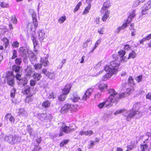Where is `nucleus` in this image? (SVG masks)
<instances>
[{"label":"nucleus","mask_w":151,"mask_h":151,"mask_svg":"<svg viewBox=\"0 0 151 151\" xmlns=\"http://www.w3.org/2000/svg\"><path fill=\"white\" fill-rule=\"evenodd\" d=\"M71 105L69 104H66L61 108V112L62 114H64L68 112L70 108Z\"/></svg>","instance_id":"obj_16"},{"label":"nucleus","mask_w":151,"mask_h":151,"mask_svg":"<svg viewBox=\"0 0 151 151\" xmlns=\"http://www.w3.org/2000/svg\"><path fill=\"white\" fill-rule=\"evenodd\" d=\"M33 78L35 79L36 81H38L40 80L42 77L40 74L38 73H35L33 75Z\"/></svg>","instance_id":"obj_25"},{"label":"nucleus","mask_w":151,"mask_h":151,"mask_svg":"<svg viewBox=\"0 0 151 151\" xmlns=\"http://www.w3.org/2000/svg\"><path fill=\"white\" fill-rule=\"evenodd\" d=\"M55 75L54 72H49L48 74H47V76L50 79H52L54 78Z\"/></svg>","instance_id":"obj_31"},{"label":"nucleus","mask_w":151,"mask_h":151,"mask_svg":"<svg viewBox=\"0 0 151 151\" xmlns=\"http://www.w3.org/2000/svg\"><path fill=\"white\" fill-rule=\"evenodd\" d=\"M80 99V96L77 93H74L70 97V100L74 102H78Z\"/></svg>","instance_id":"obj_15"},{"label":"nucleus","mask_w":151,"mask_h":151,"mask_svg":"<svg viewBox=\"0 0 151 151\" xmlns=\"http://www.w3.org/2000/svg\"><path fill=\"white\" fill-rule=\"evenodd\" d=\"M5 118L6 119L9 118V121L12 123H14V117L11 116V114H7L5 116Z\"/></svg>","instance_id":"obj_27"},{"label":"nucleus","mask_w":151,"mask_h":151,"mask_svg":"<svg viewBox=\"0 0 151 151\" xmlns=\"http://www.w3.org/2000/svg\"><path fill=\"white\" fill-rule=\"evenodd\" d=\"M1 6L3 8L8 7L9 6V4L7 3L3 2L1 3Z\"/></svg>","instance_id":"obj_49"},{"label":"nucleus","mask_w":151,"mask_h":151,"mask_svg":"<svg viewBox=\"0 0 151 151\" xmlns=\"http://www.w3.org/2000/svg\"><path fill=\"white\" fill-rule=\"evenodd\" d=\"M36 81L33 80L30 81V85L31 86H35Z\"/></svg>","instance_id":"obj_56"},{"label":"nucleus","mask_w":151,"mask_h":151,"mask_svg":"<svg viewBox=\"0 0 151 151\" xmlns=\"http://www.w3.org/2000/svg\"><path fill=\"white\" fill-rule=\"evenodd\" d=\"M66 18L65 16L62 17L58 19V22L60 23H63L66 20Z\"/></svg>","instance_id":"obj_45"},{"label":"nucleus","mask_w":151,"mask_h":151,"mask_svg":"<svg viewBox=\"0 0 151 151\" xmlns=\"http://www.w3.org/2000/svg\"><path fill=\"white\" fill-rule=\"evenodd\" d=\"M136 53L134 51H132L130 52L129 55V56L127 58V59H129L130 58H134L136 57Z\"/></svg>","instance_id":"obj_32"},{"label":"nucleus","mask_w":151,"mask_h":151,"mask_svg":"<svg viewBox=\"0 0 151 151\" xmlns=\"http://www.w3.org/2000/svg\"><path fill=\"white\" fill-rule=\"evenodd\" d=\"M38 35L39 37V39L41 40H43V37L45 36V33L44 31L43 30H41L38 32Z\"/></svg>","instance_id":"obj_30"},{"label":"nucleus","mask_w":151,"mask_h":151,"mask_svg":"<svg viewBox=\"0 0 151 151\" xmlns=\"http://www.w3.org/2000/svg\"><path fill=\"white\" fill-rule=\"evenodd\" d=\"M38 116L41 120L45 122L50 121L52 119L51 115L49 114H40Z\"/></svg>","instance_id":"obj_9"},{"label":"nucleus","mask_w":151,"mask_h":151,"mask_svg":"<svg viewBox=\"0 0 151 151\" xmlns=\"http://www.w3.org/2000/svg\"><path fill=\"white\" fill-rule=\"evenodd\" d=\"M104 106H105V104L104 102L100 103L98 105V107L101 109H102Z\"/></svg>","instance_id":"obj_53"},{"label":"nucleus","mask_w":151,"mask_h":151,"mask_svg":"<svg viewBox=\"0 0 151 151\" xmlns=\"http://www.w3.org/2000/svg\"><path fill=\"white\" fill-rule=\"evenodd\" d=\"M11 20L13 24H16L17 23V19L15 15L12 17Z\"/></svg>","instance_id":"obj_41"},{"label":"nucleus","mask_w":151,"mask_h":151,"mask_svg":"<svg viewBox=\"0 0 151 151\" xmlns=\"http://www.w3.org/2000/svg\"><path fill=\"white\" fill-rule=\"evenodd\" d=\"M151 137V133L150 132H147L145 135H141L139 138L140 139H142L143 138H146L147 137Z\"/></svg>","instance_id":"obj_33"},{"label":"nucleus","mask_w":151,"mask_h":151,"mask_svg":"<svg viewBox=\"0 0 151 151\" xmlns=\"http://www.w3.org/2000/svg\"><path fill=\"white\" fill-rule=\"evenodd\" d=\"M148 147V145L147 144L141 145L140 146L142 151H146Z\"/></svg>","instance_id":"obj_37"},{"label":"nucleus","mask_w":151,"mask_h":151,"mask_svg":"<svg viewBox=\"0 0 151 151\" xmlns=\"http://www.w3.org/2000/svg\"><path fill=\"white\" fill-rule=\"evenodd\" d=\"M140 106V103H137L135 104L133 106L134 108L135 109H136L137 110H138L139 109Z\"/></svg>","instance_id":"obj_48"},{"label":"nucleus","mask_w":151,"mask_h":151,"mask_svg":"<svg viewBox=\"0 0 151 151\" xmlns=\"http://www.w3.org/2000/svg\"><path fill=\"white\" fill-rule=\"evenodd\" d=\"M149 9V8H147V7L145 4L141 8L142 13V14L143 15L147 13V12H146V11Z\"/></svg>","instance_id":"obj_29"},{"label":"nucleus","mask_w":151,"mask_h":151,"mask_svg":"<svg viewBox=\"0 0 151 151\" xmlns=\"http://www.w3.org/2000/svg\"><path fill=\"white\" fill-rule=\"evenodd\" d=\"M146 40H149L151 39V33L144 38Z\"/></svg>","instance_id":"obj_62"},{"label":"nucleus","mask_w":151,"mask_h":151,"mask_svg":"<svg viewBox=\"0 0 151 151\" xmlns=\"http://www.w3.org/2000/svg\"><path fill=\"white\" fill-rule=\"evenodd\" d=\"M114 100L110 98L109 97L107 98L104 101L105 104V107H111L112 106L113 103L116 104L117 103L114 102Z\"/></svg>","instance_id":"obj_11"},{"label":"nucleus","mask_w":151,"mask_h":151,"mask_svg":"<svg viewBox=\"0 0 151 151\" xmlns=\"http://www.w3.org/2000/svg\"><path fill=\"white\" fill-rule=\"evenodd\" d=\"M19 42L17 41H15L12 44V46L15 48L18 47L19 46Z\"/></svg>","instance_id":"obj_43"},{"label":"nucleus","mask_w":151,"mask_h":151,"mask_svg":"<svg viewBox=\"0 0 151 151\" xmlns=\"http://www.w3.org/2000/svg\"><path fill=\"white\" fill-rule=\"evenodd\" d=\"M128 82L130 83H133V80L132 78V77L131 76H130L129 77L128 79Z\"/></svg>","instance_id":"obj_58"},{"label":"nucleus","mask_w":151,"mask_h":151,"mask_svg":"<svg viewBox=\"0 0 151 151\" xmlns=\"http://www.w3.org/2000/svg\"><path fill=\"white\" fill-rule=\"evenodd\" d=\"M21 139L20 137L12 134L6 136L4 137V140L11 144L19 142Z\"/></svg>","instance_id":"obj_2"},{"label":"nucleus","mask_w":151,"mask_h":151,"mask_svg":"<svg viewBox=\"0 0 151 151\" xmlns=\"http://www.w3.org/2000/svg\"><path fill=\"white\" fill-rule=\"evenodd\" d=\"M91 7V4H88L87 6L85 8L84 11L83 13V14L84 15L88 13L89 12V10H90Z\"/></svg>","instance_id":"obj_34"},{"label":"nucleus","mask_w":151,"mask_h":151,"mask_svg":"<svg viewBox=\"0 0 151 151\" xmlns=\"http://www.w3.org/2000/svg\"><path fill=\"white\" fill-rule=\"evenodd\" d=\"M71 88L70 84L67 85L63 91V93L58 97V99L60 101H63L66 98V95L68 93L69 91Z\"/></svg>","instance_id":"obj_5"},{"label":"nucleus","mask_w":151,"mask_h":151,"mask_svg":"<svg viewBox=\"0 0 151 151\" xmlns=\"http://www.w3.org/2000/svg\"><path fill=\"white\" fill-rule=\"evenodd\" d=\"M31 88L29 86H27L23 88L22 91V92L24 94H28L30 91Z\"/></svg>","instance_id":"obj_22"},{"label":"nucleus","mask_w":151,"mask_h":151,"mask_svg":"<svg viewBox=\"0 0 151 151\" xmlns=\"http://www.w3.org/2000/svg\"><path fill=\"white\" fill-rule=\"evenodd\" d=\"M69 141V140H64L62 141L60 144V146L61 147L65 145Z\"/></svg>","instance_id":"obj_46"},{"label":"nucleus","mask_w":151,"mask_h":151,"mask_svg":"<svg viewBox=\"0 0 151 151\" xmlns=\"http://www.w3.org/2000/svg\"><path fill=\"white\" fill-rule=\"evenodd\" d=\"M41 148L39 145H36L35 146L34 148L33 151H38Z\"/></svg>","instance_id":"obj_54"},{"label":"nucleus","mask_w":151,"mask_h":151,"mask_svg":"<svg viewBox=\"0 0 151 151\" xmlns=\"http://www.w3.org/2000/svg\"><path fill=\"white\" fill-rule=\"evenodd\" d=\"M145 5L147 7V8L150 9L151 7V0L148 1Z\"/></svg>","instance_id":"obj_57"},{"label":"nucleus","mask_w":151,"mask_h":151,"mask_svg":"<svg viewBox=\"0 0 151 151\" xmlns=\"http://www.w3.org/2000/svg\"><path fill=\"white\" fill-rule=\"evenodd\" d=\"M15 76L14 75H13L12 74L7 76L6 77V82L9 85L11 86H14L15 84L14 80Z\"/></svg>","instance_id":"obj_7"},{"label":"nucleus","mask_w":151,"mask_h":151,"mask_svg":"<svg viewBox=\"0 0 151 151\" xmlns=\"http://www.w3.org/2000/svg\"><path fill=\"white\" fill-rule=\"evenodd\" d=\"M108 72L106 75H104L102 78V80L105 81L109 79L113 74H115L114 73H113L112 71L110 72L109 70L106 71Z\"/></svg>","instance_id":"obj_17"},{"label":"nucleus","mask_w":151,"mask_h":151,"mask_svg":"<svg viewBox=\"0 0 151 151\" xmlns=\"http://www.w3.org/2000/svg\"><path fill=\"white\" fill-rule=\"evenodd\" d=\"M93 92V90L91 88H90L88 89L83 96L82 100L83 101H86L89 98Z\"/></svg>","instance_id":"obj_10"},{"label":"nucleus","mask_w":151,"mask_h":151,"mask_svg":"<svg viewBox=\"0 0 151 151\" xmlns=\"http://www.w3.org/2000/svg\"><path fill=\"white\" fill-rule=\"evenodd\" d=\"M31 39L32 41L33 42L34 44V47L37 45V42L36 40V39L35 36L33 35L31 37Z\"/></svg>","instance_id":"obj_35"},{"label":"nucleus","mask_w":151,"mask_h":151,"mask_svg":"<svg viewBox=\"0 0 151 151\" xmlns=\"http://www.w3.org/2000/svg\"><path fill=\"white\" fill-rule=\"evenodd\" d=\"M104 28L103 27H101L100 29L98 30V32L100 34H103L104 32Z\"/></svg>","instance_id":"obj_60"},{"label":"nucleus","mask_w":151,"mask_h":151,"mask_svg":"<svg viewBox=\"0 0 151 151\" xmlns=\"http://www.w3.org/2000/svg\"><path fill=\"white\" fill-rule=\"evenodd\" d=\"M93 133V132L91 130H88L86 131V136H90Z\"/></svg>","instance_id":"obj_50"},{"label":"nucleus","mask_w":151,"mask_h":151,"mask_svg":"<svg viewBox=\"0 0 151 151\" xmlns=\"http://www.w3.org/2000/svg\"><path fill=\"white\" fill-rule=\"evenodd\" d=\"M17 83L19 86L22 85L25 86L28 82V80L25 78H21V76L19 77V79H17Z\"/></svg>","instance_id":"obj_12"},{"label":"nucleus","mask_w":151,"mask_h":151,"mask_svg":"<svg viewBox=\"0 0 151 151\" xmlns=\"http://www.w3.org/2000/svg\"><path fill=\"white\" fill-rule=\"evenodd\" d=\"M94 145V142L93 141H90V144L89 145V147H88V148L89 149H91L92 148Z\"/></svg>","instance_id":"obj_55"},{"label":"nucleus","mask_w":151,"mask_h":151,"mask_svg":"<svg viewBox=\"0 0 151 151\" xmlns=\"http://www.w3.org/2000/svg\"><path fill=\"white\" fill-rule=\"evenodd\" d=\"M13 72L12 74L14 75L16 79H19L22 74V67L18 66L13 65L12 67Z\"/></svg>","instance_id":"obj_3"},{"label":"nucleus","mask_w":151,"mask_h":151,"mask_svg":"<svg viewBox=\"0 0 151 151\" xmlns=\"http://www.w3.org/2000/svg\"><path fill=\"white\" fill-rule=\"evenodd\" d=\"M135 141H131L130 142V144L128 145L127 146V150H131L135 146Z\"/></svg>","instance_id":"obj_28"},{"label":"nucleus","mask_w":151,"mask_h":151,"mask_svg":"<svg viewBox=\"0 0 151 151\" xmlns=\"http://www.w3.org/2000/svg\"><path fill=\"white\" fill-rule=\"evenodd\" d=\"M126 94H129V92H127L126 93H121L120 94H119V97H118V101L120 99L124 97L125 96H126Z\"/></svg>","instance_id":"obj_36"},{"label":"nucleus","mask_w":151,"mask_h":151,"mask_svg":"<svg viewBox=\"0 0 151 151\" xmlns=\"http://www.w3.org/2000/svg\"><path fill=\"white\" fill-rule=\"evenodd\" d=\"M13 55L12 57V58L14 59L16 58L17 56V52L15 50H14L12 51Z\"/></svg>","instance_id":"obj_44"},{"label":"nucleus","mask_w":151,"mask_h":151,"mask_svg":"<svg viewBox=\"0 0 151 151\" xmlns=\"http://www.w3.org/2000/svg\"><path fill=\"white\" fill-rule=\"evenodd\" d=\"M16 91V89L13 88L11 91L10 93V96L11 98H13L15 96V92Z\"/></svg>","instance_id":"obj_38"},{"label":"nucleus","mask_w":151,"mask_h":151,"mask_svg":"<svg viewBox=\"0 0 151 151\" xmlns=\"http://www.w3.org/2000/svg\"><path fill=\"white\" fill-rule=\"evenodd\" d=\"M146 98L150 100H151V93H148L146 96Z\"/></svg>","instance_id":"obj_63"},{"label":"nucleus","mask_w":151,"mask_h":151,"mask_svg":"<svg viewBox=\"0 0 151 151\" xmlns=\"http://www.w3.org/2000/svg\"><path fill=\"white\" fill-rule=\"evenodd\" d=\"M99 18L97 17L96 19L95 20V23L96 24H99Z\"/></svg>","instance_id":"obj_64"},{"label":"nucleus","mask_w":151,"mask_h":151,"mask_svg":"<svg viewBox=\"0 0 151 151\" xmlns=\"http://www.w3.org/2000/svg\"><path fill=\"white\" fill-rule=\"evenodd\" d=\"M127 116L126 118V119L127 121H129L130 119L134 116L136 114H139V112L138 111H126Z\"/></svg>","instance_id":"obj_8"},{"label":"nucleus","mask_w":151,"mask_h":151,"mask_svg":"<svg viewBox=\"0 0 151 151\" xmlns=\"http://www.w3.org/2000/svg\"><path fill=\"white\" fill-rule=\"evenodd\" d=\"M32 69L31 68H28L27 70V75L28 76H30L32 74Z\"/></svg>","instance_id":"obj_42"},{"label":"nucleus","mask_w":151,"mask_h":151,"mask_svg":"<svg viewBox=\"0 0 151 151\" xmlns=\"http://www.w3.org/2000/svg\"><path fill=\"white\" fill-rule=\"evenodd\" d=\"M99 88L101 91L104 90L106 89L107 88V85L106 84L102 83L99 86Z\"/></svg>","instance_id":"obj_26"},{"label":"nucleus","mask_w":151,"mask_h":151,"mask_svg":"<svg viewBox=\"0 0 151 151\" xmlns=\"http://www.w3.org/2000/svg\"><path fill=\"white\" fill-rule=\"evenodd\" d=\"M126 112V109H121L117 110L115 111L114 114V115H116L122 113V114L123 116H126V115L124 114V113H125Z\"/></svg>","instance_id":"obj_24"},{"label":"nucleus","mask_w":151,"mask_h":151,"mask_svg":"<svg viewBox=\"0 0 151 151\" xmlns=\"http://www.w3.org/2000/svg\"><path fill=\"white\" fill-rule=\"evenodd\" d=\"M32 16V18L33 23L34 25L35 28H36L37 27L38 23L37 20L36 14L34 12H33Z\"/></svg>","instance_id":"obj_20"},{"label":"nucleus","mask_w":151,"mask_h":151,"mask_svg":"<svg viewBox=\"0 0 151 151\" xmlns=\"http://www.w3.org/2000/svg\"><path fill=\"white\" fill-rule=\"evenodd\" d=\"M42 73L46 75V76H47V74L49 72L47 71V70L46 69H42Z\"/></svg>","instance_id":"obj_59"},{"label":"nucleus","mask_w":151,"mask_h":151,"mask_svg":"<svg viewBox=\"0 0 151 151\" xmlns=\"http://www.w3.org/2000/svg\"><path fill=\"white\" fill-rule=\"evenodd\" d=\"M119 65V62L116 60H115L110 62V66H106L104 68V70L105 71L109 70L110 72L112 71L113 73H116Z\"/></svg>","instance_id":"obj_1"},{"label":"nucleus","mask_w":151,"mask_h":151,"mask_svg":"<svg viewBox=\"0 0 151 151\" xmlns=\"http://www.w3.org/2000/svg\"><path fill=\"white\" fill-rule=\"evenodd\" d=\"M25 112V111L23 109H20L18 111L19 115H23Z\"/></svg>","instance_id":"obj_51"},{"label":"nucleus","mask_w":151,"mask_h":151,"mask_svg":"<svg viewBox=\"0 0 151 151\" xmlns=\"http://www.w3.org/2000/svg\"><path fill=\"white\" fill-rule=\"evenodd\" d=\"M136 80L138 82L142 81V76L140 75L136 78Z\"/></svg>","instance_id":"obj_52"},{"label":"nucleus","mask_w":151,"mask_h":151,"mask_svg":"<svg viewBox=\"0 0 151 151\" xmlns=\"http://www.w3.org/2000/svg\"><path fill=\"white\" fill-rule=\"evenodd\" d=\"M135 16V11L133 10L130 14L127 19V22L130 23L133 18Z\"/></svg>","instance_id":"obj_21"},{"label":"nucleus","mask_w":151,"mask_h":151,"mask_svg":"<svg viewBox=\"0 0 151 151\" xmlns=\"http://www.w3.org/2000/svg\"><path fill=\"white\" fill-rule=\"evenodd\" d=\"M19 52L22 57H25L27 56V51L24 47H20L19 48Z\"/></svg>","instance_id":"obj_18"},{"label":"nucleus","mask_w":151,"mask_h":151,"mask_svg":"<svg viewBox=\"0 0 151 151\" xmlns=\"http://www.w3.org/2000/svg\"><path fill=\"white\" fill-rule=\"evenodd\" d=\"M108 93L109 95V97L112 99L114 100V102L117 103L118 102V97L119 96V93L113 89H109Z\"/></svg>","instance_id":"obj_6"},{"label":"nucleus","mask_w":151,"mask_h":151,"mask_svg":"<svg viewBox=\"0 0 151 151\" xmlns=\"http://www.w3.org/2000/svg\"><path fill=\"white\" fill-rule=\"evenodd\" d=\"M104 12H101L102 14H104L103 16L102 20L103 21H106L107 18L109 17V11H104Z\"/></svg>","instance_id":"obj_23"},{"label":"nucleus","mask_w":151,"mask_h":151,"mask_svg":"<svg viewBox=\"0 0 151 151\" xmlns=\"http://www.w3.org/2000/svg\"><path fill=\"white\" fill-rule=\"evenodd\" d=\"M110 5V2L109 1H107L104 2L102 8L101 9V12H104V11H108L107 8L109 7Z\"/></svg>","instance_id":"obj_14"},{"label":"nucleus","mask_w":151,"mask_h":151,"mask_svg":"<svg viewBox=\"0 0 151 151\" xmlns=\"http://www.w3.org/2000/svg\"><path fill=\"white\" fill-rule=\"evenodd\" d=\"M118 53L120 58H121V62H124L127 60H126V58L124 57L125 54V52L123 50H120L118 52Z\"/></svg>","instance_id":"obj_19"},{"label":"nucleus","mask_w":151,"mask_h":151,"mask_svg":"<svg viewBox=\"0 0 151 151\" xmlns=\"http://www.w3.org/2000/svg\"><path fill=\"white\" fill-rule=\"evenodd\" d=\"M50 102L49 101H47L43 102L42 105L43 106L45 107H48L50 106Z\"/></svg>","instance_id":"obj_39"},{"label":"nucleus","mask_w":151,"mask_h":151,"mask_svg":"<svg viewBox=\"0 0 151 151\" xmlns=\"http://www.w3.org/2000/svg\"><path fill=\"white\" fill-rule=\"evenodd\" d=\"M40 62L41 63H38L34 65V68L35 70H37L40 69L42 68V65L45 67L49 64L48 60L45 58H41Z\"/></svg>","instance_id":"obj_4"},{"label":"nucleus","mask_w":151,"mask_h":151,"mask_svg":"<svg viewBox=\"0 0 151 151\" xmlns=\"http://www.w3.org/2000/svg\"><path fill=\"white\" fill-rule=\"evenodd\" d=\"M149 138V137H147L146 138H143V139H144L143 142L144 143H147L148 142Z\"/></svg>","instance_id":"obj_61"},{"label":"nucleus","mask_w":151,"mask_h":151,"mask_svg":"<svg viewBox=\"0 0 151 151\" xmlns=\"http://www.w3.org/2000/svg\"><path fill=\"white\" fill-rule=\"evenodd\" d=\"M82 3L81 2H79L78 4L76 6L74 10V12H76L79 9Z\"/></svg>","instance_id":"obj_40"},{"label":"nucleus","mask_w":151,"mask_h":151,"mask_svg":"<svg viewBox=\"0 0 151 151\" xmlns=\"http://www.w3.org/2000/svg\"><path fill=\"white\" fill-rule=\"evenodd\" d=\"M16 63L18 65H19L22 63V59L21 58H17L15 60Z\"/></svg>","instance_id":"obj_47"},{"label":"nucleus","mask_w":151,"mask_h":151,"mask_svg":"<svg viewBox=\"0 0 151 151\" xmlns=\"http://www.w3.org/2000/svg\"><path fill=\"white\" fill-rule=\"evenodd\" d=\"M61 129L62 131L66 133L72 132L75 130L74 129L71 128V127L70 126L69 127L65 126L64 127H62Z\"/></svg>","instance_id":"obj_13"}]
</instances>
